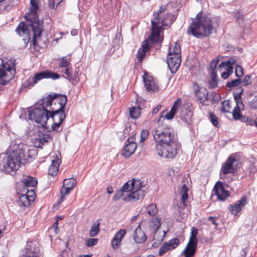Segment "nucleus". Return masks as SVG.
Returning <instances> with one entry per match:
<instances>
[{"mask_svg": "<svg viewBox=\"0 0 257 257\" xmlns=\"http://www.w3.org/2000/svg\"><path fill=\"white\" fill-rule=\"evenodd\" d=\"M246 203L247 197L243 196L239 200L237 201L235 203L230 204L228 207V209L231 214L235 216L242 209Z\"/></svg>", "mask_w": 257, "mask_h": 257, "instance_id": "obj_17", "label": "nucleus"}, {"mask_svg": "<svg viewBox=\"0 0 257 257\" xmlns=\"http://www.w3.org/2000/svg\"><path fill=\"white\" fill-rule=\"evenodd\" d=\"M70 70V67H67L65 68L64 73L67 75V79L69 77V76H70V75L71 74L70 73V72H69Z\"/></svg>", "mask_w": 257, "mask_h": 257, "instance_id": "obj_63", "label": "nucleus"}, {"mask_svg": "<svg viewBox=\"0 0 257 257\" xmlns=\"http://www.w3.org/2000/svg\"><path fill=\"white\" fill-rule=\"evenodd\" d=\"M51 137L47 134H41L34 141L35 146L37 148H41L42 146L51 140Z\"/></svg>", "mask_w": 257, "mask_h": 257, "instance_id": "obj_28", "label": "nucleus"}, {"mask_svg": "<svg viewBox=\"0 0 257 257\" xmlns=\"http://www.w3.org/2000/svg\"><path fill=\"white\" fill-rule=\"evenodd\" d=\"M187 34L197 38H201L209 34V17L201 12L197 14L188 28Z\"/></svg>", "mask_w": 257, "mask_h": 257, "instance_id": "obj_5", "label": "nucleus"}, {"mask_svg": "<svg viewBox=\"0 0 257 257\" xmlns=\"http://www.w3.org/2000/svg\"><path fill=\"white\" fill-rule=\"evenodd\" d=\"M197 229L195 227H192L189 241L183 251L185 257H194L197 243Z\"/></svg>", "mask_w": 257, "mask_h": 257, "instance_id": "obj_8", "label": "nucleus"}, {"mask_svg": "<svg viewBox=\"0 0 257 257\" xmlns=\"http://www.w3.org/2000/svg\"><path fill=\"white\" fill-rule=\"evenodd\" d=\"M23 191V193L20 195L19 201L18 203L22 206L24 207H28L30 206L31 200L29 199V198L26 195Z\"/></svg>", "mask_w": 257, "mask_h": 257, "instance_id": "obj_36", "label": "nucleus"}, {"mask_svg": "<svg viewBox=\"0 0 257 257\" xmlns=\"http://www.w3.org/2000/svg\"><path fill=\"white\" fill-rule=\"evenodd\" d=\"M235 73L236 77L238 78L241 77L243 75V70L241 66L237 65L235 69Z\"/></svg>", "mask_w": 257, "mask_h": 257, "instance_id": "obj_50", "label": "nucleus"}, {"mask_svg": "<svg viewBox=\"0 0 257 257\" xmlns=\"http://www.w3.org/2000/svg\"><path fill=\"white\" fill-rule=\"evenodd\" d=\"M210 120L214 126L217 128L220 127V125L218 121L219 118L215 115L210 113Z\"/></svg>", "mask_w": 257, "mask_h": 257, "instance_id": "obj_47", "label": "nucleus"}, {"mask_svg": "<svg viewBox=\"0 0 257 257\" xmlns=\"http://www.w3.org/2000/svg\"><path fill=\"white\" fill-rule=\"evenodd\" d=\"M38 0H31V7L29 12L25 16L26 23L21 22L16 30V33L22 36L26 35L29 41L33 34V44L35 47L42 45L45 42L41 40L42 29L40 23L37 11L39 9Z\"/></svg>", "mask_w": 257, "mask_h": 257, "instance_id": "obj_2", "label": "nucleus"}, {"mask_svg": "<svg viewBox=\"0 0 257 257\" xmlns=\"http://www.w3.org/2000/svg\"><path fill=\"white\" fill-rule=\"evenodd\" d=\"M188 189L186 185L184 184L180 190V194H181V200L184 205H185V202L188 198Z\"/></svg>", "mask_w": 257, "mask_h": 257, "instance_id": "obj_40", "label": "nucleus"}, {"mask_svg": "<svg viewBox=\"0 0 257 257\" xmlns=\"http://www.w3.org/2000/svg\"><path fill=\"white\" fill-rule=\"evenodd\" d=\"M68 79L70 81H72L73 82L77 83L79 81V78L77 76V74L75 73L74 74H71L70 76L68 78Z\"/></svg>", "mask_w": 257, "mask_h": 257, "instance_id": "obj_57", "label": "nucleus"}, {"mask_svg": "<svg viewBox=\"0 0 257 257\" xmlns=\"http://www.w3.org/2000/svg\"><path fill=\"white\" fill-rule=\"evenodd\" d=\"M56 96L57 94L55 93L49 94L47 96L43 97L36 104H38V106L42 109H46L50 107V110H51L50 108H53L52 107V103L54 102V99Z\"/></svg>", "mask_w": 257, "mask_h": 257, "instance_id": "obj_22", "label": "nucleus"}, {"mask_svg": "<svg viewBox=\"0 0 257 257\" xmlns=\"http://www.w3.org/2000/svg\"><path fill=\"white\" fill-rule=\"evenodd\" d=\"M26 195H27L29 199L33 201L35 200L36 197V195L34 192V190L33 188H27L26 189L25 193H24Z\"/></svg>", "mask_w": 257, "mask_h": 257, "instance_id": "obj_46", "label": "nucleus"}, {"mask_svg": "<svg viewBox=\"0 0 257 257\" xmlns=\"http://www.w3.org/2000/svg\"><path fill=\"white\" fill-rule=\"evenodd\" d=\"M243 85L246 86L249 85L251 83V78L249 75H246L243 80Z\"/></svg>", "mask_w": 257, "mask_h": 257, "instance_id": "obj_56", "label": "nucleus"}, {"mask_svg": "<svg viewBox=\"0 0 257 257\" xmlns=\"http://www.w3.org/2000/svg\"><path fill=\"white\" fill-rule=\"evenodd\" d=\"M166 8L164 6H161L160 8V9L159 11H158L155 13H159V15H165L164 13H163L165 10Z\"/></svg>", "mask_w": 257, "mask_h": 257, "instance_id": "obj_61", "label": "nucleus"}, {"mask_svg": "<svg viewBox=\"0 0 257 257\" xmlns=\"http://www.w3.org/2000/svg\"><path fill=\"white\" fill-rule=\"evenodd\" d=\"M129 114L132 118H138L141 114L140 107L139 106L131 107L129 108Z\"/></svg>", "mask_w": 257, "mask_h": 257, "instance_id": "obj_37", "label": "nucleus"}, {"mask_svg": "<svg viewBox=\"0 0 257 257\" xmlns=\"http://www.w3.org/2000/svg\"><path fill=\"white\" fill-rule=\"evenodd\" d=\"M146 212L149 215L151 216H155L157 213V208L156 205L154 204H150L147 207Z\"/></svg>", "mask_w": 257, "mask_h": 257, "instance_id": "obj_42", "label": "nucleus"}, {"mask_svg": "<svg viewBox=\"0 0 257 257\" xmlns=\"http://www.w3.org/2000/svg\"><path fill=\"white\" fill-rule=\"evenodd\" d=\"M100 223L98 220H97L96 222H93L91 226V228L89 231V235L90 236L95 237L97 235L100 230Z\"/></svg>", "mask_w": 257, "mask_h": 257, "instance_id": "obj_35", "label": "nucleus"}, {"mask_svg": "<svg viewBox=\"0 0 257 257\" xmlns=\"http://www.w3.org/2000/svg\"><path fill=\"white\" fill-rule=\"evenodd\" d=\"M181 108L179 109V117L185 125H190L192 123L193 112L191 110V105L189 103H182L181 99Z\"/></svg>", "mask_w": 257, "mask_h": 257, "instance_id": "obj_9", "label": "nucleus"}, {"mask_svg": "<svg viewBox=\"0 0 257 257\" xmlns=\"http://www.w3.org/2000/svg\"><path fill=\"white\" fill-rule=\"evenodd\" d=\"M21 183L23 185V192H25L26 189L34 188L37 184V180L31 176H23Z\"/></svg>", "mask_w": 257, "mask_h": 257, "instance_id": "obj_24", "label": "nucleus"}, {"mask_svg": "<svg viewBox=\"0 0 257 257\" xmlns=\"http://www.w3.org/2000/svg\"><path fill=\"white\" fill-rule=\"evenodd\" d=\"M143 81L145 86L148 91L156 92L158 91V87L155 83L152 77L148 75H144L143 76Z\"/></svg>", "mask_w": 257, "mask_h": 257, "instance_id": "obj_23", "label": "nucleus"}, {"mask_svg": "<svg viewBox=\"0 0 257 257\" xmlns=\"http://www.w3.org/2000/svg\"><path fill=\"white\" fill-rule=\"evenodd\" d=\"M17 0H9L8 2H4V4H6L7 3L6 7H12L15 5H17Z\"/></svg>", "mask_w": 257, "mask_h": 257, "instance_id": "obj_58", "label": "nucleus"}, {"mask_svg": "<svg viewBox=\"0 0 257 257\" xmlns=\"http://www.w3.org/2000/svg\"><path fill=\"white\" fill-rule=\"evenodd\" d=\"M125 233V230L121 229L115 234L111 242V246L113 249H116L118 247L121 239Z\"/></svg>", "mask_w": 257, "mask_h": 257, "instance_id": "obj_27", "label": "nucleus"}, {"mask_svg": "<svg viewBox=\"0 0 257 257\" xmlns=\"http://www.w3.org/2000/svg\"><path fill=\"white\" fill-rule=\"evenodd\" d=\"M241 108L239 107L238 106H235L233 111H232V115L233 117L235 119H238L241 117V113L240 109Z\"/></svg>", "mask_w": 257, "mask_h": 257, "instance_id": "obj_48", "label": "nucleus"}, {"mask_svg": "<svg viewBox=\"0 0 257 257\" xmlns=\"http://www.w3.org/2000/svg\"><path fill=\"white\" fill-rule=\"evenodd\" d=\"M161 29L157 28L156 27H152V33L149 40L153 43H157L159 41L160 33Z\"/></svg>", "mask_w": 257, "mask_h": 257, "instance_id": "obj_32", "label": "nucleus"}, {"mask_svg": "<svg viewBox=\"0 0 257 257\" xmlns=\"http://www.w3.org/2000/svg\"><path fill=\"white\" fill-rule=\"evenodd\" d=\"M161 107V105H158L155 108H154L153 109L152 113L153 114H157L159 112V111Z\"/></svg>", "mask_w": 257, "mask_h": 257, "instance_id": "obj_62", "label": "nucleus"}, {"mask_svg": "<svg viewBox=\"0 0 257 257\" xmlns=\"http://www.w3.org/2000/svg\"><path fill=\"white\" fill-rule=\"evenodd\" d=\"M149 49V46L146 41L143 42L142 47L140 48L137 53V58L140 62H142L146 56L147 51Z\"/></svg>", "mask_w": 257, "mask_h": 257, "instance_id": "obj_30", "label": "nucleus"}, {"mask_svg": "<svg viewBox=\"0 0 257 257\" xmlns=\"http://www.w3.org/2000/svg\"><path fill=\"white\" fill-rule=\"evenodd\" d=\"M158 155L167 159L174 158L180 147L178 138L170 128H159L153 133Z\"/></svg>", "mask_w": 257, "mask_h": 257, "instance_id": "obj_3", "label": "nucleus"}, {"mask_svg": "<svg viewBox=\"0 0 257 257\" xmlns=\"http://www.w3.org/2000/svg\"><path fill=\"white\" fill-rule=\"evenodd\" d=\"M241 83V79L239 78H238L237 79L232 80L230 82H228L226 84V86L228 88H231L239 85Z\"/></svg>", "mask_w": 257, "mask_h": 257, "instance_id": "obj_45", "label": "nucleus"}, {"mask_svg": "<svg viewBox=\"0 0 257 257\" xmlns=\"http://www.w3.org/2000/svg\"><path fill=\"white\" fill-rule=\"evenodd\" d=\"M76 180L73 178L66 179L63 181V185L67 187H70L71 189H73L76 185Z\"/></svg>", "mask_w": 257, "mask_h": 257, "instance_id": "obj_43", "label": "nucleus"}, {"mask_svg": "<svg viewBox=\"0 0 257 257\" xmlns=\"http://www.w3.org/2000/svg\"><path fill=\"white\" fill-rule=\"evenodd\" d=\"M154 18L151 20L152 27L159 29H162L163 26L171 25L173 20L171 19V15L169 14L165 15H159V13H154Z\"/></svg>", "mask_w": 257, "mask_h": 257, "instance_id": "obj_10", "label": "nucleus"}, {"mask_svg": "<svg viewBox=\"0 0 257 257\" xmlns=\"http://www.w3.org/2000/svg\"><path fill=\"white\" fill-rule=\"evenodd\" d=\"M219 59L217 57L214 59H213L210 63V70H213V71H214V69L216 68L217 65L219 63Z\"/></svg>", "mask_w": 257, "mask_h": 257, "instance_id": "obj_53", "label": "nucleus"}, {"mask_svg": "<svg viewBox=\"0 0 257 257\" xmlns=\"http://www.w3.org/2000/svg\"><path fill=\"white\" fill-rule=\"evenodd\" d=\"M238 91L236 92L234 94V99L236 102V106H238L240 108H243L244 107V105L241 100V95L243 93V89L241 87H238L237 88Z\"/></svg>", "mask_w": 257, "mask_h": 257, "instance_id": "obj_33", "label": "nucleus"}, {"mask_svg": "<svg viewBox=\"0 0 257 257\" xmlns=\"http://www.w3.org/2000/svg\"><path fill=\"white\" fill-rule=\"evenodd\" d=\"M180 52L181 48L180 45L175 42L173 45L170 47L168 55H171L172 56H180Z\"/></svg>", "mask_w": 257, "mask_h": 257, "instance_id": "obj_34", "label": "nucleus"}, {"mask_svg": "<svg viewBox=\"0 0 257 257\" xmlns=\"http://www.w3.org/2000/svg\"><path fill=\"white\" fill-rule=\"evenodd\" d=\"M149 133L147 130H143L140 134V143L144 142L148 138Z\"/></svg>", "mask_w": 257, "mask_h": 257, "instance_id": "obj_51", "label": "nucleus"}, {"mask_svg": "<svg viewBox=\"0 0 257 257\" xmlns=\"http://www.w3.org/2000/svg\"><path fill=\"white\" fill-rule=\"evenodd\" d=\"M193 90L196 94L197 100L202 104H205V102L208 101V91L207 89L199 87L196 83L194 82L192 85Z\"/></svg>", "mask_w": 257, "mask_h": 257, "instance_id": "obj_14", "label": "nucleus"}, {"mask_svg": "<svg viewBox=\"0 0 257 257\" xmlns=\"http://www.w3.org/2000/svg\"><path fill=\"white\" fill-rule=\"evenodd\" d=\"M238 162L235 156H229L222 164L220 172L224 175L233 174L237 170Z\"/></svg>", "mask_w": 257, "mask_h": 257, "instance_id": "obj_11", "label": "nucleus"}, {"mask_svg": "<svg viewBox=\"0 0 257 257\" xmlns=\"http://www.w3.org/2000/svg\"><path fill=\"white\" fill-rule=\"evenodd\" d=\"M59 78L60 75L59 74L52 71L47 70L36 73L32 78H30L28 81L30 86H32L43 79L51 78L53 80H56Z\"/></svg>", "mask_w": 257, "mask_h": 257, "instance_id": "obj_12", "label": "nucleus"}, {"mask_svg": "<svg viewBox=\"0 0 257 257\" xmlns=\"http://www.w3.org/2000/svg\"><path fill=\"white\" fill-rule=\"evenodd\" d=\"M161 219L160 217H151L146 226V229L148 231L153 235L152 239L153 246H157L164 239L166 236V232L164 230H159L161 226Z\"/></svg>", "mask_w": 257, "mask_h": 257, "instance_id": "obj_6", "label": "nucleus"}, {"mask_svg": "<svg viewBox=\"0 0 257 257\" xmlns=\"http://www.w3.org/2000/svg\"><path fill=\"white\" fill-rule=\"evenodd\" d=\"M251 107L253 109H257V96H255L251 102Z\"/></svg>", "mask_w": 257, "mask_h": 257, "instance_id": "obj_60", "label": "nucleus"}, {"mask_svg": "<svg viewBox=\"0 0 257 257\" xmlns=\"http://www.w3.org/2000/svg\"><path fill=\"white\" fill-rule=\"evenodd\" d=\"M214 194L217 196V199L220 201H224L229 196V193L224 189L223 184L220 181L217 182L214 187L212 196Z\"/></svg>", "mask_w": 257, "mask_h": 257, "instance_id": "obj_16", "label": "nucleus"}, {"mask_svg": "<svg viewBox=\"0 0 257 257\" xmlns=\"http://www.w3.org/2000/svg\"><path fill=\"white\" fill-rule=\"evenodd\" d=\"M181 61V56L168 55L167 64L172 73L176 72L180 66Z\"/></svg>", "mask_w": 257, "mask_h": 257, "instance_id": "obj_19", "label": "nucleus"}, {"mask_svg": "<svg viewBox=\"0 0 257 257\" xmlns=\"http://www.w3.org/2000/svg\"><path fill=\"white\" fill-rule=\"evenodd\" d=\"M221 96L219 93H212L211 94V100L212 104H217Z\"/></svg>", "mask_w": 257, "mask_h": 257, "instance_id": "obj_49", "label": "nucleus"}, {"mask_svg": "<svg viewBox=\"0 0 257 257\" xmlns=\"http://www.w3.org/2000/svg\"><path fill=\"white\" fill-rule=\"evenodd\" d=\"M216 218L215 217L210 216V221L214 225L215 227H217V223L216 222Z\"/></svg>", "mask_w": 257, "mask_h": 257, "instance_id": "obj_64", "label": "nucleus"}, {"mask_svg": "<svg viewBox=\"0 0 257 257\" xmlns=\"http://www.w3.org/2000/svg\"><path fill=\"white\" fill-rule=\"evenodd\" d=\"M28 116L29 119L37 123L39 127H45L49 119V110L42 109L36 104L34 109L28 110Z\"/></svg>", "mask_w": 257, "mask_h": 257, "instance_id": "obj_7", "label": "nucleus"}, {"mask_svg": "<svg viewBox=\"0 0 257 257\" xmlns=\"http://www.w3.org/2000/svg\"><path fill=\"white\" fill-rule=\"evenodd\" d=\"M133 238L135 242L137 243H142L146 240L147 236L140 225L136 228Z\"/></svg>", "mask_w": 257, "mask_h": 257, "instance_id": "obj_26", "label": "nucleus"}, {"mask_svg": "<svg viewBox=\"0 0 257 257\" xmlns=\"http://www.w3.org/2000/svg\"><path fill=\"white\" fill-rule=\"evenodd\" d=\"M51 110H49V118H52L53 121H58V123H62L65 118V114L64 110L59 109H55L54 108H50Z\"/></svg>", "mask_w": 257, "mask_h": 257, "instance_id": "obj_21", "label": "nucleus"}, {"mask_svg": "<svg viewBox=\"0 0 257 257\" xmlns=\"http://www.w3.org/2000/svg\"><path fill=\"white\" fill-rule=\"evenodd\" d=\"M70 57L68 56L63 57L59 59V66L60 68H66L70 67Z\"/></svg>", "mask_w": 257, "mask_h": 257, "instance_id": "obj_39", "label": "nucleus"}, {"mask_svg": "<svg viewBox=\"0 0 257 257\" xmlns=\"http://www.w3.org/2000/svg\"><path fill=\"white\" fill-rule=\"evenodd\" d=\"M145 186L140 180L133 179L126 182L121 188L115 193L113 199L116 201L122 198L125 202H134L142 199L145 196Z\"/></svg>", "mask_w": 257, "mask_h": 257, "instance_id": "obj_4", "label": "nucleus"}, {"mask_svg": "<svg viewBox=\"0 0 257 257\" xmlns=\"http://www.w3.org/2000/svg\"><path fill=\"white\" fill-rule=\"evenodd\" d=\"M72 189H71L70 187H67L63 185L61 190V194L67 195L68 194H69Z\"/></svg>", "mask_w": 257, "mask_h": 257, "instance_id": "obj_55", "label": "nucleus"}, {"mask_svg": "<svg viewBox=\"0 0 257 257\" xmlns=\"http://www.w3.org/2000/svg\"><path fill=\"white\" fill-rule=\"evenodd\" d=\"M233 16L235 19L237 21H239V20L243 19V16L241 14V12L239 11H236L232 13Z\"/></svg>", "mask_w": 257, "mask_h": 257, "instance_id": "obj_54", "label": "nucleus"}, {"mask_svg": "<svg viewBox=\"0 0 257 257\" xmlns=\"http://www.w3.org/2000/svg\"><path fill=\"white\" fill-rule=\"evenodd\" d=\"M231 103L229 100H225L222 102L221 111L224 112H230Z\"/></svg>", "mask_w": 257, "mask_h": 257, "instance_id": "obj_44", "label": "nucleus"}, {"mask_svg": "<svg viewBox=\"0 0 257 257\" xmlns=\"http://www.w3.org/2000/svg\"><path fill=\"white\" fill-rule=\"evenodd\" d=\"M36 154L35 149H31L24 143H12L7 153L0 154V170L7 174L14 172L21 164L26 163L28 159Z\"/></svg>", "mask_w": 257, "mask_h": 257, "instance_id": "obj_1", "label": "nucleus"}, {"mask_svg": "<svg viewBox=\"0 0 257 257\" xmlns=\"http://www.w3.org/2000/svg\"><path fill=\"white\" fill-rule=\"evenodd\" d=\"M179 243V239L177 238H173L168 242H164L159 249V255H162L169 250L175 248L178 246Z\"/></svg>", "mask_w": 257, "mask_h": 257, "instance_id": "obj_20", "label": "nucleus"}, {"mask_svg": "<svg viewBox=\"0 0 257 257\" xmlns=\"http://www.w3.org/2000/svg\"><path fill=\"white\" fill-rule=\"evenodd\" d=\"M67 99L66 95L57 94V96L54 99V104L55 105L56 103L59 104V105H60V107L58 109L63 110L67 102Z\"/></svg>", "mask_w": 257, "mask_h": 257, "instance_id": "obj_31", "label": "nucleus"}, {"mask_svg": "<svg viewBox=\"0 0 257 257\" xmlns=\"http://www.w3.org/2000/svg\"><path fill=\"white\" fill-rule=\"evenodd\" d=\"M61 124V123H58V121H53V123L51 125L52 130L56 131H59L58 128Z\"/></svg>", "mask_w": 257, "mask_h": 257, "instance_id": "obj_59", "label": "nucleus"}, {"mask_svg": "<svg viewBox=\"0 0 257 257\" xmlns=\"http://www.w3.org/2000/svg\"><path fill=\"white\" fill-rule=\"evenodd\" d=\"M98 242V239L97 238H90L86 240V245L88 247H91L96 245Z\"/></svg>", "mask_w": 257, "mask_h": 257, "instance_id": "obj_52", "label": "nucleus"}, {"mask_svg": "<svg viewBox=\"0 0 257 257\" xmlns=\"http://www.w3.org/2000/svg\"><path fill=\"white\" fill-rule=\"evenodd\" d=\"M219 22L218 18H217L210 19V34L213 30H215L216 28L219 26Z\"/></svg>", "mask_w": 257, "mask_h": 257, "instance_id": "obj_41", "label": "nucleus"}, {"mask_svg": "<svg viewBox=\"0 0 257 257\" xmlns=\"http://www.w3.org/2000/svg\"><path fill=\"white\" fill-rule=\"evenodd\" d=\"M232 63L229 61H222L217 68V71L221 73V77L224 79H227L233 73Z\"/></svg>", "mask_w": 257, "mask_h": 257, "instance_id": "obj_15", "label": "nucleus"}, {"mask_svg": "<svg viewBox=\"0 0 257 257\" xmlns=\"http://www.w3.org/2000/svg\"><path fill=\"white\" fill-rule=\"evenodd\" d=\"M23 255L42 257L38 243L36 241H27Z\"/></svg>", "mask_w": 257, "mask_h": 257, "instance_id": "obj_13", "label": "nucleus"}, {"mask_svg": "<svg viewBox=\"0 0 257 257\" xmlns=\"http://www.w3.org/2000/svg\"><path fill=\"white\" fill-rule=\"evenodd\" d=\"M135 138L133 137L127 139L125 142V146L122 155L124 157H128L135 151L137 148L136 143L134 142Z\"/></svg>", "mask_w": 257, "mask_h": 257, "instance_id": "obj_18", "label": "nucleus"}, {"mask_svg": "<svg viewBox=\"0 0 257 257\" xmlns=\"http://www.w3.org/2000/svg\"><path fill=\"white\" fill-rule=\"evenodd\" d=\"M181 98H178L174 102L170 111L167 113L165 117L168 120L172 119L176 113H178L179 109L181 108Z\"/></svg>", "mask_w": 257, "mask_h": 257, "instance_id": "obj_25", "label": "nucleus"}, {"mask_svg": "<svg viewBox=\"0 0 257 257\" xmlns=\"http://www.w3.org/2000/svg\"><path fill=\"white\" fill-rule=\"evenodd\" d=\"M60 161L57 158V159H54L52 161L51 165L48 169V174L50 175L55 176L57 174Z\"/></svg>", "mask_w": 257, "mask_h": 257, "instance_id": "obj_29", "label": "nucleus"}, {"mask_svg": "<svg viewBox=\"0 0 257 257\" xmlns=\"http://www.w3.org/2000/svg\"><path fill=\"white\" fill-rule=\"evenodd\" d=\"M218 83L219 79L216 72H215V71H213L211 73V80H210V88L219 87Z\"/></svg>", "mask_w": 257, "mask_h": 257, "instance_id": "obj_38", "label": "nucleus"}]
</instances>
